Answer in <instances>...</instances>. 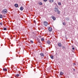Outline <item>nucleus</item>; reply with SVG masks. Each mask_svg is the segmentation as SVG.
<instances>
[{"instance_id": "nucleus-1", "label": "nucleus", "mask_w": 78, "mask_h": 78, "mask_svg": "<svg viewBox=\"0 0 78 78\" xmlns=\"http://www.w3.org/2000/svg\"><path fill=\"white\" fill-rule=\"evenodd\" d=\"M54 10L55 12H56L58 14H61V12L58 10V8L55 7L54 8Z\"/></svg>"}, {"instance_id": "nucleus-2", "label": "nucleus", "mask_w": 78, "mask_h": 78, "mask_svg": "<svg viewBox=\"0 0 78 78\" xmlns=\"http://www.w3.org/2000/svg\"><path fill=\"white\" fill-rule=\"evenodd\" d=\"M2 14H6L7 13V9H4V10L2 11Z\"/></svg>"}, {"instance_id": "nucleus-3", "label": "nucleus", "mask_w": 78, "mask_h": 78, "mask_svg": "<svg viewBox=\"0 0 78 78\" xmlns=\"http://www.w3.org/2000/svg\"><path fill=\"white\" fill-rule=\"evenodd\" d=\"M48 23H47L46 21H44V25H45V26H46V27H47V26H48Z\"/></svg>"}, {"instance_id": "nucleus-4", "label": "nucleus", "mask_w": 78, "mask_h": 78, "mask_svg": "<svg viewBox=\"0 0 78 78\" xmlns=\"http://www.w3.org/2000/svg\"><path fill=\"white\" fill-rule=\"evenodd\" d=\"M58 47H61L62 46V44H61V43H58Z\"/></svg>"}, {"instance_id": "nucleus-5", "label": "nucleus", "mask_w": 78, "mask_h": 78, "mask_svg": "<svg viewBox=\"0 0 78 78\" xmlns=\"http://www.w3.org/2000/svg\"><path fill=\"white\" fill-rule=\"evenodd\" d=\"M51 18L53 20H56V18H55V17L53 16H51Z\"/></svg>"}, {"instance_id": "nucleus-6", "label": "nucleus", "mask_w": 78, "mask_h": 78, "mask_svg": "<svg viewBox=\"0 0 78 78\" xmlns=\"http://www.w3.org/2000/svg\"><path fill=\"white\" fill-rule=\"evenodd\" d=\"M49 32H51L52 31V28L51 27H49Z\"/></svg>"}, {"instance_id": "nucleus-7", "label": "nucleus", "mask_w": 78, "mask_h": 78, "mask_svg": "<svg viewBox=\"0 0 78 78\" xmlns=\"http://www.w3.org/2000/svg\"><path fill=\"white\" fill-rule=\"evenodd\" d=\"M40 55L42 57H44V54L43 53H41L40 54Z\"/></svg>"}, {"instance_id": "nucleus-8", "label": "nucleus", "mask_w": 78, "mask_h": 78, "mask_svg": "<svg viewBox=\"0 0 78 78\" xmlns=\"http://www.w3.org/2000/svg\"><path fill=\"white\" fill-rule=\"evenodd\" d=\"M20 9L21 11H23V8L22 7H21L20 8Z\"/></svg>"}, {"instance_id": "nucleus-9", "label": "nucleus", "mask_w": 78, "mask_h": 78, "mask_svg": "<svg viewBox=\"0 0 78 78\" xmlns=\"http://www.w3.org/2000/svg\"><path fill=\"white\" fill-rule=\"evenodd\" d=\"M14 6L16 8H17V7H18V4H15L14 5Z\"/></svg>"}, {"instance_id": "nucleus-10", "label": "nucleus", "mask_w": 78, "mask_h": 78, "mask_svg": "<svg viewBox=\"0 0 78 78\" xmlns=\"http://www.w3.org/2000/svg\"><path fill=\"white\" fill-rule=\"evenodd\" d=\"M49 2L51 3H53L54 2V0H49Z\"/></svg>"}, {"instance_id": "nucleus-11", "label": "nucleus", "mask_w": 78, "mask_h": 78, "mask_svg": "<svg viewBox=\"0 0 78 78\" xmlns=\"http://www.w3.org/2000/svg\"><path fill=\"white\" fill-rule=\"evenodd\" d=\"M47 44H50V43H51V42H50V41H48L47 42Z\"/></svg>"}, {"instance_id": "nucleus-12", "label": "nucleus", "mask_w": 78, "mask_h": 78, "mask_svg": "<svg viewBox=\"0 0 78 78\" xmlns=\"http://www.w3.org/2000/svg\"><path fill=\"white\" fill-rule=\"evenodd\" d=\"M63 74H64V73H62V72H60V75H63Z\"/></svg>"}, {"instance_id": "nucleus-13", "label": "nucleus", "mask_w": 78, "mask_h": 78, "mask_svg": "<svg viewBox=\"0 0 78 78\" xmlns=\"http://www.w3.org/2000/svg\"><path fill=\"white\" fill-rule=\"evenodd\" d=\"M62 48H63V49L64 50H65V49L66 48V47L64 46H62Z\"/></svg>"}, {"instance_id": "nucleus-14", "label": "nucleus", "mask_w": 78, "mask_h": 78, "mask_svg": "<svg viewBox=\"0 0 78 78\" xmlns=\"http://www.w3.org/2000/svg\"><path fill=\"white\" fill-rule=\"evenodd\" d=\"M2 18H3V16L1 14H0V18L2 19Z\"/></svg>"}, {"instance_id": "nucleus-15", "label": "nucleus", "mask_w": 78, "mask_h": 78, "mask_svg": "<svg viewBox=\"0 0 78 78\" xmlns=\"http://www.w3.org/2000/svg\"><path fill=\"white\" fill-rule=\"evenodd\" d=\"M19 76V74H17L15 76L16 78H17Z\"/></svg>"}, {"instance_id": "nucleus-16", "label": "nucleus", "mask_w": 78, "mask_h": 78, "mask_svg": "<svg viewBox=\"0 0 78 78\" xmlns=\"http://www.w3.org/2000/svg\"><path fill=\"white\" fill-rule=\"evenodd\" d=\"M44 38H41V41H44Z\"/></svg>"}, {"instance_id": "nucleus-17", "label": "nucleus", "mask_w": 78, "mask_h": 78, "mask_svg": "<svg viewBox=\"0 0 78 78\" xmlns=\"http://www.w3.org/2000/svg\"><path fill=\"white\" fill-rule=\"evenodd\" d=\"M66 20H69V18H66Z\"/></svg>"}, {"instance_id": "nucleus-18", "label": "nucleus", "mask_w": 78, "mask_h": 78, "mask_svg": "<svg viewBox=\"0 0 78 78\" xmlns=\"http://www.w3.org/2000/svg\"><path fill=\"white\" fill-rule=\"evenodd\" d=\"M3 70H4V71H7V69H5V68H3Z\"/></svg>"}, {"instance_id": "nucleus-19", "label": "nucleus", "mask_w": 78, "mask_h": 78, "mask_svg": "<svg viewBox=\"0 0 78 78\" xmlns=\"http://www.w3.org/2000/svg\"><path fill=\"white\" fill-rule=\"evenodd\" d=\"M51 59H53V56L51 55Z\"/></svg>"}, {"instance_id": "nucleus-20", "label": "nucleus", "mask_w": 78, "mask_h": 78, "mask_svg": "<svg viewBox=\"0 0 78 78\" xmlns=\"http://www.w3.org/2000/svg\"><path fill=\"white\" fill-rule=\"evenodd\" d=\"M58 4L59 5H61V3L60 2H59L58 3Z\"/></svg>"}, {"instance_id": "nucleus-21", "label": "nucleus", "mask_w": 78, "mask_h": 78, "mask_svg": "<svg viewBox=\"0 0 78 78\" xmlns=\"http://www.w3.org/2000/svg\"><path fill=\"white\" fill-rule=\"evenodd\" d=\"M62 24H63V25H65L66 23H65V22H63V23H62Z\"/></svg>"}, {"instance_id": "nucleus-22", "label": "nucleus", "mask_w": 78, "mask_h": 78, "mask_svg": "<svg viewBox=\"0 0 78 78\" xmlns=\"http://www.w3.org/2000/svg\"><path fill=\"white\" fill-rule=\"evenodd\" d=\"M39 4L40 5H42V3L41 2H40Z\"/></svg>"}, {"instance_id": "nucleus-23", "label": "nucleus", "mask_w": 78, "mask_h": 78, "mask_svg": "<svg viewBox=\"0 0 78 78\" xmlns=\"http://www.w3.org/2000/svg\"><path fill=\"white\" fill-rule=\"evenodd\" d=\"M4 30H7V29H6V28H4L3 29Z\"/></svg>"}, {"instance_id": "nucleus-24", "label": "nucleus", "mask_w": 78, "mask_h": 78, "mask_svg": "<svg viewBox=\"0 0 78 78\" xmlns=\"http://www.w3.org/2000/svg\"><path fill=\"white\" fill-rule=\"evenodd\" d=\"M34 22L35 23H36V21L35 20H34Z\"/></svg>"}, {"instance_id": "nucleus-25", "label": "nucleus", "mask_w": 78, "mask_h": 78, "mask_svg": "<svg viewBox=\"0 0 78 78\" xmlns=\"http://www.w3.org/2000/svg\"><path fill=\"white\" fill-rule=\"evenodd\" d=\"M30 42L31 43H32V44H33V41H32V40H31L30 41Z\"/></svg>"}, {"instance_id": "nucleus-26", "label": "nucleus", "mask_w": 78, "mask_h": 78, "mask_svg": "<svg viewBox=\"0 0 78 78\" xmlns=\"http://www.w3.org/2000/svg\"><path fill=\"white\" fill-rule=\"evenodd\" d=\"M0 25H3V23H2H2H0Z\"/></svg>"}, {"instance_id": "nucleus-27", "label": "nucleus", "mask_w": 78, "mask_h": 78, "mask_svg": "<svg viewBox=\"0 0 78 78\" xmlns=\"http://www.w3.org/2000/svg\"><path fill=\"white\" fill-rule=\"evenodd\" d=\"M38 42L39 43H41V41H40V40L38 39Z\"/></svg>"}, {"instance_id": "nucleus-28", "label": "nucleus", "mask_w": 78, "mask_h": 78, "mask_svg": "<svg viewBox=\"0 0 78 78\" xmlns=\"http://www.w3.org/2000/svg\"><path fill=\"white\" fill-rule=\"evenodd\" d=\"M44 2H47V0H44Z\"/></svg>"}, {"instance_id": "nucleus-29", "label": "nucleus", "mask_w": 78, "mask_h": 78, "mask_svg": "<svg viewBox=\"0 0 78 78\" xmlns=\"http://www.w3.org/2000/svg\"><path fill=\"white\" fill-rule=\"evenodd\" d=\"M72 50H75V48H73Z\"/></svg>"}, {"instance_id": "nucleus-30", "label": "nucleus", "mask_w": 78, "mask_h": 78, "mask_svg": "<svg viewBox=\"0 0 78 78\" xmlns=\"http://www.w3.org/2000/svg\"><path fill=\"white\" fill-rule=\"evenodd\" d=\"M39 37H40V38H41V37H41V36H40Z\"/></svg>"}, {"instance_id": "nucleus-31", "label": "nucleus", "mask_w": 78, "mask_h": 78, "mask_svg": "<svg viewBox=\"0 0 78 78\" xmlns=\"http://www.w3.org/2000/svg\"><path fill=\"white\" fill-rule=\"evenodd\" d=\"M73 71H75V69H73Z\"/></svg>"}, {"instance_id": "nucleus-32", "label": "nucleus", "mask_w": 78, "mask_h": 78, "mask_svg": "<svg viewBox=\"0 0 78 78\" xmlns=\"http://www.w3.org/2000/svg\"><path fill=\"white\" fill-rule=\"evenodd\" d=\"M39 39H37V41H39Z\"/></svg>"}]
</instances>
